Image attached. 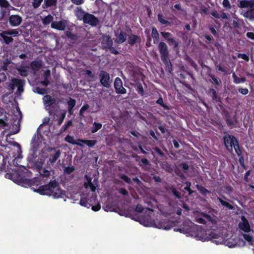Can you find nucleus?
Wrapping results in <instances>:
<instances>
[{
	"instance_id": "nucleus-1",
	"label": "nucleus",
	"mask_w": 254,
	"mask_h": 254,
	"mask_svg": "<svg viewBox=\"0 0 254 254\" xmlns=\"http://www.w3.org/2000/svg\"><path fill=\"white\" fill-rule=\"evenodd\" d=\"M19 183L24 187H30L34 191L41 195L52 196L54 198H62L64 195L63 191L56 180L50 181L48 184L40 186L38 188H35L34 186L38 187L41 184V180L39 178H34L28 179L20 178L19 179Z\"/></svg>"
},
{
	"instance_id": "nucleus-2",
	"label": "nucleus",
	"mask_w": 254,
	"mask_h": 254,
	"mask_svg": "<svg viewBox=\"0 0 254 254\" xmlns=\"http://www.w3.org/2000/svg\"><path fill=\"white\" fill-rule=\"evenodd\" d=\"M201 227L194 225L190 221H184L178 228H175L174 231L180 232L194 237H199V233Z\"/></svg>"
},
{
	"instance_id": "nucleus-3",
	"label": "nucleus",
	"mask_w": 254,
	"mask_h": 254,
	"mask_svg": "<svg viewBox=\"0 0 254 254\" xmlns=\"http://www.w3.org/2000/svg\"><path fill=\"white\" fill-rule=\"evenodd\" d=\"M158 50L160 54L161 59L166 66V70L171 72L173 66L169 58V51L166 44L161 42L158 44Z\"/></svg>"
},
{
	"instance_id": "nucleus-4",
	"label": "nucleus",
	"mask_w": 254,
	"mask_h": 254,
	"mask_svg": "<svg viewBox=\"0 0 254 254\" xmlns=\"http://www.w3.org/2000/svg\"><path fill=\"white\" fill-rule=\"evenodd\" d=\"M223 136V142L225 147L228 150L232 151L233 147L238 144V140L233 135L229 134L227 132H224Z\"/></svg>"
},
{
	"instance_id": "nucleus-5",
	"label": "nucleus",
	"mask_w": 254,
	"mask_h": 254,
	"mask_svg": "<svg viewBox=\"0 0 254 254\" xmlns=\"http://www.w3.org/2000/svg\"><path fill=\"white\" fill-rule=\"evenodd\" d=\"M223 136V142L225 147L228 150L232 151L233 147L238 144V140L233 135L229 134L227 132H224Z\"/></svg>"
},
{
	"instance_id": "nucleus-6",
	"label": "nucleus",
	"mask_w": 254,
	"mask_h": 254,
	"mask_svg": "<svg viewBox=\"0 0 254 254\" xmlns=\"http://www.w3.org/2000/svg\"><path fill=\"white\" fill-rule=\"evenodd\" d=\"M99 77L100 83L102 86L107 88L111 87L112 80L111 79L110 74L108 72L103 70H100L99 73Z\"/></svg>"
},
{
	"instance_id": "nucleus-7",
	"label": "nucleus",
	"mask_w": 254,
	"mask_h": 254,
	"mask_svg": "<svg viewBox=\"0 0 254 254\" xmlns=\"http://www.w3.org/2000/svg\"><path fill=\"white\" fill-rule=\"evenodd\" d=\"M85 179L86 182H84L83 184L84 188L87 189L89 188L91 191H95L97 188L98 187L97 179H94L93 182H92V178L87 175H85Z\"/></svg>"
},
{
	"instance_id": "nucleus-8",
	"label": "nucleus",
	"mask_w": 254,
	"mask_h": 254,
	"mask_svg": "<svg viewBox=\"0 0 254 254\" xmlns=\"http://www.w3.org/2000/svg\"><path fill=\"white\" fill-rule=\"evenodd\" d=\"M50 153L49 155L48 163L50 165H53L56 162L58 159L60 158L61 154V151L59 149L54 147L50 149Z\"/></svg>"
},
{
	"instance_id": "nucleus-9",
	"label": "nucleus",
	"mask_w": 254,
	"mask_h": 254,
	"mask_svg": "<svg viewBox=\"0 0 254 254\" xmlns=\"http://www.w3.org/2000/svg\"><path fill=\"white\" fill-rule=\"evenodd\" d=\"M83 22L91 26H96L99 23V20L95 15L87 12L84 17Z\"/></svg>"
},
{
	"instance_id": "nucleus-10",
	"label": "nucleus",
	"mask_w": 254,
	"mask_h": 254,
	"mask_svg": "<svg viewBox=\"0 0 254 254\" xmlns=\"http://www.w3.org/2000/svg\"><path fill=\"white\" fill-rule=\"evenodd\" d=\"M114 88L117 94H124L127 92V90L123 86L122 80L118 77L115 79Z\"/></svg>"
},
{
	"instance_id": "nucleus-11",
	"label": "nucleus",
	"mask_w": 254,
	"mask_h": 254,
	"mask_svg": "<svg viewBox=\"0 0 254 254\" xmlns=\"http://www.w3.org/2000/svg\"><path fill=\"white\" fill-rule=\"evenodd\" d=\"M173 226V223L168 220H162L155 224V227L164 230H170Z\"/></svg>"
},
{
	"instance_id": "nucleus-12",
	"label": "nucleus",
	"mask_w": 254,
	"mask_h": 254,
	"mask_svg": "<svg viewBox=\"0 0 254 254\" xmlns=\"http://www.w3.org/2000/svg\"><path fill=\"white\" fill-rule=\"evenodd\" d=\"M11 81L13 83V85H14L15 87H17V93L21 94L24 91L23 86L25 84V80L24 79L13 78L11 79Z\"/></svg>"
},
{
	"instance_id": "nucleus-13",
	"label": "nucleus",
	"mask_w": 254,
	"mask_h": 254,
	"mask_svg": "<svg viewBox=\"0 0 254 254\" xmlns=\"http://www.w3.org/2000/svg\"><path fill=\"white\" fill-rule=\"evenodd\" d=\"M242 221L239 223V228L245 233H249L251 231V228L248 220L247 218L242 216Z\"/></svg>"
},
{
	"instance_id": "nucleus-14",
	"label": "nucleus",
	"mask_w": 254,
	"mask_h": 254,
	"mask_svg": "<svg viewBox=\"0 0 254 254\" xmlns=\"http://www.w3.org/2000/svg\"><path fill=\"white\" fill-rule=\"evenodd\" d=\"M67 25V21L64 20L59 21H53L52 22L51 27L60 31H64Z\"/></svg>"
},
{
	"instance_id": "nucleus-15",
	"label": "nucleus",
	"mask_w": 254,
	"mask_h": 254,
	"mask_svg": "<svg viewBox=\"0 0 254 254\" xmlns=\"http://www.w3.org/2000/svg\"><path fill=\"white\" fill-rule=\"evenodd\" d=\"M238 6L240 8L254 7V0H238Z\"/></svg>"
},
{
	"instance_id": "nucleus-16",
	"label": "nucleus",
	"mask_w": 254,
	"mask_h": 254,
	"mask_svg": "<svg viewBox=\"0 0 254 254\" xmlns=\"http://www.w3.org/2000/svg\"><path fill=\"white\" fill-rule=\"evenodd\" d=\"M22 20V17L19 15H11L9 17V22L12 26H19Z\"/></svg>"
},
{
	"instance_id": "nucleus-17",
	"label": "nucleus",
	"mask_w": 254,
	"mask_h": 254,
	"mask_svg": "<svg viewBox=\"0 0 254 254\" xmlns=\"http://www.w3.org/2000/svg\"><path fill=\"white\" fill-rule=\"evenodd\" d=\"M44 104L47 107H50L56 102V100L50 95H46L43 98Z\"/></svg>"
},
{
	"instance_id": "nucleus-18",
	"label": "nucleus",
	"mask_w": 254,
	"mask_h": 254,
	"mask_svg": "<svg viewBox=\"0 0 254 254\" xmlns=\"http://www.w3.org/2000/svg\"><path fill=\"white\" fill-rule=\"evenodd\" d=\"M140 41L141 38L139 36L131 34L128 36L127 42L130 46H133L136 43H140Z\"/></svg>"
},
{
	"instance_id": "nucleus-19",
	"label": "nucleus",
	"mask_w": 254,
	"mask_h": 254,
	"mask_svg": "<svg viewBox=\"0 0 254 254\" xmlns=\"http://www.w3.org/2000/svg\"><path fill=\"white\" fill-rule=\"evenodd\" d=\"M208 95H210L213 101L216 102H221V97L218 96L216 90L213 88H210L208 91Z\"/></svg>"
},
{
	"instance_id": "nucleus-20",
	"label": "nucleus",
	"mask_w": 254,
	"mask_h": 254,
	"mask_svg": "<svg viewBox=\"0 0 254 254\" xmlns=\"http://www.w3.org/2000/svg\"><path fill=\"white\" fill-rule=\"evenodd\" d=\"M117 39L115 41L118 44H122L127 40V33L121 31L120 33L117 35Z\"/></svg>"
},
{
	"instance_id": "nucleus-21",
	"label": "nucleus",
	"mask_w": 254,
	"mask_h": 254,
	"mask_svg": "<svg viewBox=\"0 0 254 254\" xmlns=\"http://www.w3.org/2000/svg\"><path fill=\"white\" fill-rule=\"evenodd\" d=\"M113 43L111 38L109 36L104 38L102 42L103 48L104 49H108L113 46Z\"/></svg>"
},
{
	"instance_id": "nucleus-22",
	"label": "nucleus",
	"mask_w": 254,
	"mask_h": 254,
	"mask_svg": "<svg viewBox=\"0 0 254 254\" xmlns=\"http://www.w3.org/2000/svg\"><path fill=\"white\" fill-rule=\"evenodd\" d=\"M87 13V12H85L81 7H77L76 12H75V15L76 16L77 19L79 20H82L83 21L84 20V17L85 16L86 14Z\"/></svg>"
},
{
	"instance_id": "nucleus-23",
	"label": "nucleus",
	"mask_w": 254,
	"mask_h": 254,
	"mask_svg": "<svg viewBox=\"0 0 254 254\" xmlns=\"http://www.w3.org/2000/svg\"><path fill=\"white\" fill-rule=\"evenodd\" d=\"M217 199L220 202L222 206L227 208L229 210H234V207L229 202L224 200L222 198L217 196Z\"/></svg>"
},
{
	"instance_id": "nucleus-24",
	"label": "nucleus",
	"mask_w": 254,
	"mask_h": 254,
	"mask_svg": "<svg viewBox=\"0 0 254 254\" xmlns=\"http://www.w3.org/2000/svg\"><path fill=\"white\" fill-rule=\"evenodd\" d=\"M57 1V0H44L42 6L44 9H46L51 6H56Z\"/></svg>"
},
{
	"instance_id": "nucleus-25",
	"label": "nucleus",
	"mask_w": 254,
	"mask_h": 254,
	"mask_svg": "<svg viewBox=\"0 0 254 254\" xmlns=\"http://www.w3.org/2000/svg\"><path fill=\"white\" fill-rule=\"evenodd\" d=\"M68 111L69 114H73V109L76 105V101L75 99L70 98L67 102Z\"/></svg>"
},
{
	"instance_id": "nucleus-26",
	"label": "nucleus",
	"mask_w": 254,
	"mask_h": 254,
	"mask_svg": "<svg viewBox=\"0 0 254 254\" xmlns=\"http://www.w3.org/2000/svg\"><path fill=\"white\" fill-rule=\"evenodd\" d=\"M79 142H82L89 147H93L97 143L96 140L78 139Z\"/></svg>"
},
{
	"instance_id": "nucleus-27",
	"label": "nucleus",
	"mask_w": 254,
	"mask_h": 254,
	"mask_svg": "<svg viewBox=\"0 0 254 254\" xmlns=\"http://www.w3.org/2000/svg\"><path fill=\"white\" fill-rule=\"evenodd\" d=\"M64 140L65 141H66L68 143H69L70 144H73V145H77L79 146H83V144L80 143V142H76L75 141V139L74 138V137L73 136H71L69 135H67L65 138H64Z\"/></svg>"
},
{
	"instance_id": "nucleus-28",
	"label": "nucleus",
	"mask_w": 254,
	"mask_h": 254,
	"mask_svg": "<svg viewBox=\"0 0 254 254\" xmlns=\"http://www.w3.org/2000/svg\"><path fill=\"white\" fill-rule=\"evenodd\" d=\"M243 16L247 18H248L250 20H254V7L248 9L247 11H246Z\"/></svg>"
},
{
	"instance_id": "nucleus-29",
	"label": "nucleus",
	"mask_w": 254,
	"mask_h": 254,
	"mask_svg": "<svg viewBox=\"0 0 254 254\" xmlns=\"http://www.w3.org/2000/svg\"><path fill=\"white\" fill-rule=\"evenodd\" d=\"M151 36L153 39L154 43L157 44L159 42V35L157 29L155 27L152 28Z\"/></svg>"
},
{
	"instance_id": "nucleus-30",
	"label": "nucleus",
	"mask_w": 254,
	"mask_h": 254,
	"mask_svg": "<svg viewBox=\"0 0 254 254\" xmlns=\"http://www.w3.org/2000/svg\"><path fill=\"white\" fill-rule=\"evenodd\" d=\"M197 189L198 190V191L200 192V193L204 196H206V194L207 193H210L211 191L206 189L205 187L199 185L198 184L196 185L195 186Z\"/></svg>"
},
{
	"instance_id": "nucleus-31",
	"label": "nucleus",
	"mask_w": 254,
	"mask_h": 254,
	"mask_svg": "<svg viewBox=\"0 0 254 254\" xmlns=\"http://www.w3.org/2000/svg\"><path fill=\"white\" fill-rule=\"evenodd\" d=\"M158 20V21L162 24L167 25V26H171V22L168 20H165L164 19V16L162 14L159 13L157 15Z\"/></svg>"
},
{
	"instance_id": "nucleus-32",
	"label": "nucleus",
	"mask_w": 254,
	"mask_h": 254,
	"mask_svg": "<svg viewBox=\"0 0 254 254\" xmlns=\"http://www.w3.org/2000/svg\"><path fill=\"white\" fill-rule=\"evenodd\" d=\"M30 66L34 70H38L42 67L41 61H34L31 63Z\"/></svg>"
},
{
	"instance_id": "nucleus-33",
	"label": "nucleus",
	"mask_w": 254,
	"mask_h": 254,
	"mask_svg": "<svg viewBox=\"0 0 254 254\" xmlns=\"http://www.w3.org/2000/svg\"><path fill=\"white\" fill-rule=\"evenodd\" d=\"M232 77L233 78V82L235 84H239L241 83H244L246 81V77H238L235 72L232 73Z\"/></svg>"
},
{
	"instance_id": "nucleus-34",
	"label": "nucleus",
	"mask_w": 254,
	"mask_h": 254,
	"mask_svg": "<svg viewBox=\"0 0 254 254\" xmlns=\"http://www.w3.org/2000/svg\"><path fill=\"white\" fill-rule=\"evenodd\" d=\"M0 7L5 10H9L11 6L7 0H0Z\"/></svg>"
},
{
	"instance_id": "nucleus-35",
	"label": "nucleus",
	"mask_w": 254,
	"mask_h": 254,
	"mask_svg": "<svg viewBox=\"0 0 254 254\" xmlns=\"http://www.w3.org/2000/svg\"><path fill=\"white\" fill-rule=\"evenodd\" d=\"M6 33H5V31L3 32L2 33L0 34V36L3 40L4 42L6 44H9L11 42H12L13 40V38L11 37L8 36L6 35Z\"/></svg>"
},
{
	"instance_id": "nucleus-36",
	"label": "nucleus",
	"mask_w": 254,
	"mask_h": 254,
	"mask_svg": "<svg viewBox=\"0 0 254 254\" xmlns=\"http://www.w3.org/2000/svg\"><path fill=\"white\" fill-rule=\"evenodd\" d=\"M102 127V125L101 123L94 122L93 124V127H91V132L94 133L100 129Z\"/></svg>"
},
{
	"instance_id": "nucleus-37",
	"label": "nucleus",
	"mask_w": 254,
	"mask_h": 254,
	"mask_svg": "<svg viewBox=\"0 0 254 254\" xmlns=\"http://www.w3.org/2000/svg\"><path fill=\"white\" fill-rule=\"evenodd\" d=\"M135 86L136 87V90L137 91L138 94L140 96H143L144 94V90L143 88V86L140 82H136Z\"/></svg>"
},
{
	"instance_id": "nucleus-38",
	"label": "nucleus",
	"mask_w": 254,
	"mask_h": 254,
	"mask_svg": "<svg viewBox=\"0 0 254 254\" xmlns=\"http://www.w3.org/2000/svg\"><path fill=\"white\" fill-rule=\"evenodd\" d=\"M162 168L166 172L169 173H171L173 171L172 166L167 162H165L162 164Z\"/></svg>"
},
{
	"instance_id": "nucleus-39",
	"label": "nucleus",
	"mask_w": 254,
	"mask_h": 254,
	"mask_svg": "<svg viewBox=\"0 0 254 254\" xmlns=\"http://www.w3.org/2000/svg\"><path fill=\"white\" fill-rule=\"evenodd\" d=\"M17 70L20 75L22 76L26 77L28 74V70L25 66H20L18 67L17 68Z\"/></svg>"
},
{
	"instance_id": "nucleus-40",
	"label": "nucleus",
	"mask_w": 254,
	"mask_h": 254,
	"mask_svg": "<svg viewBox=\"0 0 254 254\" xmlns=\"http://www.w3.org/2000/svg\"><path fill=\"white\" fill-rule=\"evenodd\" d=\"M200 215L205 218L208 222H211L212 224L216 223L215 219L213 218L210 215L206 214L204 212H201Z\"/></svg>"
},
{
	"instance_id": "nucleus-41",
	"label": "nucleus",
	"mask_w": 254,
	"mask_h": 254,
	"mask_svg": "<svg viewBox=\"0 0 254 254\" xmlns=\"http://www.w3.org/2000/svg\"><path fill=\"white\" fill-rule=\"evenodd\" d=\"M79 204L83 206L86 207L87 208H89L91 206V204L88 202V201L86 198L81 197Z\"/></svg>"
},
{
	"instance_id": "nucleus-42",
	"label": "nucleus",
	"mask_w": 254,
	"mask_h": 254,
	"mask_svg": "<svg viewBox=\"0 0 254 254\" xmlns=\"http://www.w3.org/2000/svg\"><path fill=\"white\" fill-rule=\"evenodd\" d=\"M65 34L67 37L71 39V40H76L78 38V36L76 34L73 33L70 31H66L65 32Z\"/></svg>"
},
{
	"instance_id": "nucleus-43",
	"label": "nucleus",
	"mask_w": 254,
	"mask_h": 254,
	"mask_svg": "<svg viewBox=\"0 0 254 254\" xmlns=\"http://www.w3.org/2000/svg\"><path fill=\"white\" fill-rule=\"evenodd\" d=\"M186 186L184 189L188 192L189 195H191L193 193L195 192V191L192 190L190 189L191 183L189 182H186L185 183Z\"/></svg>"
},
{
	"instance_id": "nucleus-44",
	"label": "nucleus",
	"mask_w": 254,
	"mask_h": 254,
	"mask_svg": "<svg viewBox=\"0 0 254 254\" xmlns=\"http://www.w3.org/2000/svg\"><path fill=\"white\" fill-rule=\"evenodd\" d=\"M225 121L228 126L231 128L235 126L234 123L229 115L226 116Z\"/></svg>"
},
{
	"instance_id": "nucleus-45",
	"label": "nucleus",
	"mask_w": 254,
	"mask_h": 254,
	"mask_svg": "<svg viewBox=\"0 0 254 254\" xmlns=\"http://www.w3.org/2000/svg\"><path fill=\"white\" fill-rule=\"evenodd\" d=\"M53 20V17L51 15L49 14L43 19L42 21L44 24L47 25L52 22Z\"/></svg>"
},
{
	"instance_id": "nucleus-46",
	"label": "nucleus",
	"mask_w": 254,
	"mask_h": 254,
	"mask_svg": "<svg viewBox=\"0 0 254 254\" xmlns=\"http://www.w3.org/2000/svg\"><path fill=\"white\" fill-rule=\"evenodd\" d=\"M156 103L161 106L164 109L166 110L170 109V107L164 104L162 97L161 96H160L158 99L156 101Z\"/></svg>"
},
{
	"instance_id": "nucleus-47",
	"label": "nucleus",
	"mask_w": 254,
	"mask_h": 254,
	"mask_svg": "<svg viewBox=\"0 0 254 254\" xmlns=\"http://www.w3.org/2000/svg\"><path fill=\"white\" fill-rule=\"evenodd\" d=\"M209 76L211 78V81L214 84L219 85L221 83L220 80L218 79L217 77H215L213 74H209Z\"/></svg>"
},
{
	"instance_id": "nucleus-48",
	"label": "nucleus",
	"mask_w": 254,
	"mask_h": 254,
	"mask_svg": "<svg viewBox=\"0 0 254 254\" xmlns=\"http://www.w3.org/2000/svg\"><path fill=\"white\" fill-rule=\"evenodd\" d=\"M89 108V105L87 104H84L79 111V116L82 118L84 117V113L85 111Z\"/></svg>"
},
{
	"instance_id": "nucleus-49",
	"label": "nucleus",
	"mask_w": 254,
	"mask_h": 254,
	"mask_svg": "<svg viewBox=\"0 0 254 254\" xmlns=\"http://www.w3.org/2000/svg\"><path fill=\"white\" fill-rule=\"evenodd\" d=\"M72 124V122L71 120L68 121L66 124H65L61 128V132L65 131L69 127H70Z\"/></svg>"
},
{
	"instance_id": "nucleus-50",
	"label": "nucleus",
	"mask_w": 254,
	"mask_h": 254,
	"mask_svg": "<svg viewBox=\"0 0 254 254\" xmlns=\"http://www.w3.org/2000/svg\"><path fill=\"white\" fill-rule=\"evenodd\" d=\"M170 190L177 198L180 199L182 198L181 193L175 188H171Z\"/></svg>"
},
{
	"instance_id": "nucleus-51",
	"label": "nucleus",
	"mask_w": 254,
	"mask_h": 254,
	"mask_svg": "<svg viewBox=\"0 0 254 254\" xmlns=\"http://www.w3.org/2000/svg\"><path fill=\"white\" fill-rule=\"evenodd\" d=\"M168 42L170 45L173 46L174 48H177L178 47V42L173 38L168 39Z\"/></svg>"
},
{
	"instance_id": "nucleus-52",
	"label": "nucleus",
	"mask_w": 254,
	"mask_h": 254,
	"mask_svg": "<svg viewBox=\"0 0 254 254\" xmlns=\"http://www.w3.org/2000/svg\"><path fill=\"white\" fill-rule=\"evenodd\" d=\"M75 170L73 166H67L65 167L64 169V173L65 174L69 175Z\"/></svg>"
},
{
	"instance_id": "nucleus-53",
	"label": "nucleus",
	"mask_w": 254,
	"mask_h": 254,
	"mask_svg": "<svg viewBox=\"0 0 254 254\" xmlns=\"http://www.w3.org/2000/svg\"><path fill=\"white\" fill-rule=\"evenodd\" d=\"M149 165V162L146 158H143L141 160L140 163H139V165L144 169V167Z\"/></svg>"
},
{
	"instance_id": "nucleus-54",
	"label": "nucleus",
	"mask_w": 254,
	"mask_h": 254,
	"mask_svg": "<svg viewBox=\"0 0 254 254\" xmlns=\"http://www.w3.org/2000/svg\"><path fill=\"white\" fill-rule=\"evenodd\" d=\"M120 178L123 180L126 183H127L128 184H131V179L128 178L127 176L124 174H121L119 175Z\"/></svg>"
},
{
	"instance_id": "nucleus-55",
	"label": "nucleus",
	"mask_w": 254,
	"mask_h": 254,
	"mask_svg": "<svg viewBox=\"0 0 254 254\" xmlns=\"http://www.w3.org/2000/svg\"><path fill=\"white\" fill-rule=\"evenodd\" d=\"M236 153L238 156H242V151L240 148L239 142L233 147Z\"/></svg>"
},
{
	"instance_id": "nucleus-56",
	"label": "nucleus",
	"mask_w": 254,
	"mask_h": 254,
	"mask_svg": "<svg viewBox=\"0 0 254 254\" xmlns=\"http://www.w3.org/2000/svg\"><path fill=\"white\" fill-rule=\"evenodd\" d=\"M36 92L40 95H44L47 93V90L44 88L37 87L35 88Z\"/></svg>"
},
{
	"instance_id": "nucleus-57",
	"label": "nucleus",
	"mask_w": 254,
	"mask_h": 254,
	"mask_svg": "<svg viewBox=\"0 0 254 254\" xmlns=\"http://www.w3.org/2000/svg\"><path fill=\"white\" fill-rule=\"evenodd\" d=\"M11 63V60L10 59L6 58L3 62V69L6 70L8 65Z\"/></svg>"
},
{
	"instance_id": "nucleus-58",
	"label": "nucleus",
	"mask_w": 254,
	"mask_h": 254,
	"mask_svg": "<svg viewBox=\"0 0 254 254\" xmlns=\"http://www.w3.org/2000/svg\"><path fill=\"white\" fill-rule=\"evenodd\" d=\"M223 6L228 9L231 8L232 6L229 0H223L222 2Z\"/></svg>"
},
{
	"instance_id": "nucleus-59",
	"label": "nucleus",
	"mask_w": 254,
	"mask_h": 254,
	"mask_svg": "<svg viewBox=\"0 0 254 254\" xmlns=\"http://www.w3.org/2000/svg\"><path fill=\"white\" fill-rule=\"evenodd\" d=\"M237 57L238 58L242 59L246 62H249L250 60L249 56L246 54L239 53L237 55Z\"/></svg>"
},
{
	"instance_id": "nucleus-60",
	"label": "nucleus",
	"mask_w": 254,
	"mask_h": 254,
	"mask_svg": "<svg viewBox=\"0 0 254 254\" xmlns=\"http://www.w3.org/2000/svg\"><path fill=\"white\" fill-rule=\"evenodd\" d=\"M40 175L43 177H48L50 175V172L46 169H43L41 170Z\"/></svg>"
},
{
	"instance_id": "nucleus-61",
	"label": "nucleus",
	"mask_w": 254,
	"mask_h": 254,
	"mask_svg": "<svg viewBox=\"0 0 254 254\" xmlns=\"http://www.w3.org/2000/svg\"><path fill=\"white\" fill-rule=\"evenodd\" d=\"M5 33H6L7 35H13L14 36L18 35V32L15 29L5 31Z\"/></svg>"
},
{
	"instance_id": "nucleus-62",
	"label": "nucleus",
	"mask_w": 254,
	"mask_h": 254,
	"mask_svg": "<svg viewBox=\"0 0 254 254\" xmlns=\"http://www.w3.org/2000/svg\"><path fill=\"white\" fill-rule=\"evenodd\" d=\"M244 239L248 242L252 243L253 240V237L249 234H244L243 235Z\"/></svg>"
},
{
	"instance_id": "nucleus-63",
	"label": "nucleus",
	"mask_w": 254,
	"mask_h": 254,
	"mask_svg": "<svg viewBox=\"0 0 254 254\" xmlns=\"http://www.w3.org/2000/svg\"><path fill=\"white\" fill-rule=\"evenodd\" d=\"M65 117V114H64V113H62L61 115L60 118L58 120V123H57L58 126H60L62 125V123L63 122L64 120V119Z\"/></svg>"
},
{
	"instance_id": "nucleus-64",
	"label": "nucleus",
	"mask_w": 254,
	"mask_h": 254,
	"mask_svg": "<svg viewBox=\"0 0 254 254\" xmlns=\"http://www.w3.org/2000/svg\"><path fill=\"white\" fill-rule=\"evenodd\" d=\"M42 1L43 0H33L32 3L34 8H38L40 5Z\"/></svg>"
}]
</instances>
